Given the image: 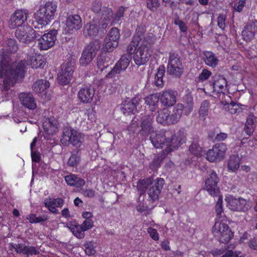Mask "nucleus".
<instances>
[{"label": "nucleus", "instance_id": "obj_53", "mask_svg": "<svg viewBox=\"0 0 257 257\" xmlns=\"http://www.w3.org/2000/svg\"><path fill=\"white\" fill-rule=\"evenodd\" d=\"M112 18V11L111 9L105 8L102 11V15L101 19L104 20L105 24L107 23L110 21L111 18Z\"/></svg>", "mask_w": 257, "mask_h": 257}, {"label": "nucleus", "instance_id": "obj_22", "mask_svg": "<svg viewBox=\"0 0 257 257\" xmlns=\"http://www.w3.org/2000/svg\"><path fill=\"white\" fill-rule=\"evenodd\" d=\"M167 136H168L167 132L165 134H158L153 132L151 134L150 140L156 148H163L164 145H166V141Z\"/></svg>", "mask_w": 257, "mask_h": 257}, {"label": "nucleus", "instance_id": "obj_30", "mask_svg": "<svg viewBox=\"0 0 257 257\" xmlns=\"http://www.w3.org/2000/svg\"><path fill=\"white\" fill-rule=\"evenodd\" d=\"M65 180L68 185L76 187L83 186L85 183V181L83 179L78 177L73 174L66 176L65 177Z\"/></svg>", "mask_w": 257, "mask_h": 257}, {"label": "nucleus", "instance_id": "obj_35", "mask_svg": "<svg viewBox=\"0 0 257 257\" xmlns=\"http://www.w3.org/2000/svg\"><path fill=\"white\" fill-rule=\"evenodd\" d=\"M80 151L79 149H76L71 153V155L68 159L67 164L70 167H77L80 163Z\"/></svg>", "mask_w": 257, "mask_h": 257}, {"label": "nucleus", "instance_id": "obj_27", "mask_svg": "<svg viewBox=\"0 0 257 257\" xmlns=\"http://www.w3.org/2000/svg\"><path fill=\"white\" fill-rule=\"evenodd\" d=\"M43 125L45 132L49 135H54L58 131L57 121L53 117L46 120Z\"/></svg>", "mask_w": 257, "mask_h": 257}, {"label": "nucleus", "instance_id": "obj_10", "mask_svg": "<svg viewBox=\"0 0 257 257\" xmlns=\"http://www.w3.org/2000/svg\"><path fill=\"white\" fill-rule=\"evenodd\" d=\"M154 44H141L133 56L135 64L138 66L144 65L149 60L151 56V48Z\"/></svg>", "mask_w": 257, "mask_h": 257}, {"label": "nucleus", "instance_id": "obj_12", "mask_svg": "<svg viewBox=\"0 0 257 257\" xmlns=\"http://www.w3.org/2000/svg\"><path fill=\"white\" fill-rule=\"evenodd\" d=\"M29 16L28 11L27 10H18L16 11L10 17L9 21V27L11 29L17 27L20 28L27 21Z\"/></svg>", "mask_w": 257, "mask_h": 257}, {"label": "nucleus", "instance_id": "obj_52", "mask_svg": "<svg viewBox=\"0 0 257 257\" xmlns=\"http://www.w3.org/2000/svg\"><path fill=\"white\" fill-rule=\"evenodd\" d=\"M189 150L192 154L196 156L200 155L202 152V148L197 142H193L190 146Z\"/></svg>", "mask_w": 257, "mask_h": 257}, {"label": "nucleus", "instance_id": "obj_31", "mask_svg": "<svg viewBox=\"0 0 257 257\" xmlns=\"http://www.w3.org/2000/svg\"><path fill=\"white\" fill-rule=\"evenodd\" d=\"M111 57L106 52L100 54L97 58V66L100 71H103L104 68H107L109 65Z\"/></svg>", "mask_w": 257, "mask_h": 257}, {"label": "nucleus", "instance_id": "obj_55", "mask_svg": "<svg viewBox=\"0 0 257 257\" xmlns=\"http://www.w3.org/2000/svg\"><path fill=\"white\" fill-rule=\"evenodd\" d=\"M126 9V8H125L124 7L122 6L120 7L118 9L113 17V20L115 22H118L122 20V19L123 17L124 13Z\"/></svg>", "mask_w": 257, "mask_h": 257}, {"label": "nucleus", "instance_id": "obj_16", "mask_svg": "<svg viewBox=\"0 0 257 257\" xmlns=\"http://www.w3.org/2000/svg\"><path fill=\"white\" fill-rule=\"evenodd\" d=\"M141 101V98L139 96H135L131 99L123 101L120 107V111L125 115L135 114L138 111V108Z\"/></svg>", "mask_w": 257, "mask_h": 257}, {"label": "nucleus", "instance_id": "obj_21", "mask_svg": "<svg viewBox=\"0 0 257 257\" xmlns=\"http://www.w3.org/2000/svg\"><path fill=\"white\" fill-rule=\"evenodd\" d=\"M153 118L152 115H145L141 118V130L140 134L143 136H148L153 132Z\"/></svg>", "mask_w": 257, "mask_h": 257}, {"label": "nucleus", "instance_id": "obj_44", "mask_svg": "<svg viewBox=\"0 0 257 257\" xmlns=\"http://www.w3.org/2000/svg\"><path fill=\"white\" fill-rule=\"evenodd\" d=\"M118 42L109 40L108 38H105L102 49L104 52H111L118 46Z\"/></svg>", "mask_w": 257, "mask_h": 257}, {"label": "nucleus", "instance_id": "obj_64", "mask_svg": "<svg viewBox=\"0 0 257 257\" xmlns=\"http://www.w3.org/2000/svg\"><path fill=\"white\" fill-rule=\"evenodd\" d=\"M84 231L91 229L93 226V221L92 219H85L81 225Z\"/></svg>", "mask_w": 257, "mask_h": 257}, {"label": "nucleus", "instance_id": "obj_6", "mask_svg": "<svg viewBox=\"0 0 257 257\" xmlns=\"http://www.w3.org/2000/svg\"><path fill=\"white\" fill-rule=\"evenodd\" d=\"M17 39L24 43H29L40 37L39 32H36L29 25L18 28L15 32Z\"/></svg>", "mask_w": 257, "mask_h": 257}, {"label": "nucleus", "instance_id": "obj_51", "mask_svg": "<svg viewBox=\"0 0 257 257\" xmlns=\"http://www.w3.org/2000/svg\"><path fill=\"white\" fill-rule=\"evenodd\" d=\"M255 33L253 32L246 26H245L243 30L242 31V36L243 38L246 41H250L254 36Z\"/></svg>", "mask_w": 257, "mask_h": 257}, {"label": "nucleus", "instance_id": "obj_39", "mask_svg": "<svg viewBox=\"0 0 257 257\" xmlns=\"http://www.w3.org/2000/svg\"><path fill=\"white\" fill-rule=\"evenodd\" d=\"M204 55V60L206 64L212 67H215L217 65L218 60L212 52L207 51Z\"/></svg>", "mask_w": 257, "mask_h": 257}, {"label": "nucleus", "instance_id": "obj_5", "mask_svg": "<svg viewBox=\"0 0 257 257\" xmlns=\"http://www.w3.org/2000/svg\"><path fill=\"white\" fill-rule=\"evenodd\" d=\"M167 71L170 75L178 77H180L183 72L181 58L174 51H171L169 53Z\"/></svg>", "mask_w": 257, "mask_h": 257}, {"label": "nucleus", "instance_id": "obj_37", "mask_svg": "<svg viewBox=\"0 0 257 257\" xmlns=\"http://www.w3.org/2000/svg\"><path fill=\"white\" fill-rule=\"evenodd\" d=\"M74 130L70 127H65L63 130V135L61 139V143L66 146L70 145L71 139L73 138Z\"/></svg>", "mask_w": 257, "mask_h": 257}, {"label": "nucleus", "instance_id": "obj_42", "mask_svg": "<svg viewBox=\"0 0 257 257\" xmlns=\"http://www.w3.org/2000/svg\"><path fill=\"white\" fill-rule=\"evenodd\" d=\"M101 46V42L98 39H95L91 42L85 48V50L90 52L92 55L95 57L96 53L99 50Z\"/></svg>", "mask_w": 257, "mask_h": 257}, {"label": "nucleus", "instance_id": "obj_13", "mask_svg": "<svg viewBox=\"0 0 257 257\" xmlns=\"http://www.w3.org/2000/svg\"><path fill=\"white\" fill-rule=\"evenodd\" d=\"M226 151V147L225 144H216L208 151L206 159L210 162L219 161L224 158Z\"/></svg>", "mask_w": 257, "mask_h": 257}, {"label": "nucleus", "instance_id": "obj_48", "mask_svg": "<svg viewBox=\"0 0 257 257\" xmlns=\"http://www.w3.org/2000/svg\"><path fill=\"white\" fill-rule=\"evenodd\" d=\"M145 100L146 104L152 106L153 108H155V106L160 100V96L157 94H153L145 97Z\"/></svg>", "mask_w": 257, "mask_h": 257}, {"label": "nucleus", "instance_id": "obj_24", "mask_svg": "<svg viewBox=\"0 0 257 257\" xmlns=\"http://www.w3.org/2000/svg\"><path fill=\"white\" fill-rule=\"evenodd\" d=\"M183 104L178 103L174 106L171 110H169V121L171 124L177 123L181 119L184 111L182 110Z\"/></svg>", "mask_w": 257, "mask_h": 257}, {"label": "nucleus", "instance_id": "obj_17", "mask_svg": "<svg viewBox=\"0 0 257 257\" xmlns=\"http://www.w3.org/2000/svg\"><path fill=\"white\" fill-rule=\"evenodd\" d=\"M65 25L68 33H72L82 28V19L79 15H70L67 17Z\"/></svg>", "mask_w": 257, "mask_h": 257}, {"label": "nucleus", "instance_id": "obj_14", "mask_svg": "<svg viewBox=\"0 0 257 257\" xmlns=\"http://www.w3.org/2000/svg\"><path fill=\"white\" fill-rule=\"evenodd\" d=\"M57 33V30L55 29L50 30L42 36V32H41L40 34L41 37L38 39L40 49L46 50L53 47L56 41Z\"/></svg>", "mask_w": 257, "mask_h": 257}, {"label": "nucleus", "instance_id": "obj_19", "mask_svg": "<svg viewBox=\"0 0 257 257\" xmlns=\"http://www.w3.org/2000/svg\"><path fill=\"white\" fill-rule=\"evenodd\" d=\"M228 206L231 210L235 211L245 212L250 208L248 202L243 198H231L228 203Z\"/></svg>", "mask_w": 257, "mask_h": 257}, {"label": "nucleus", "instance_id": "obj_8", "mask_svg": "<svg viewBox=\"0 0 257 257\" xmlns=\"http://www.w3.org/2000/svg\"><path fill=\"white\" fill-rule=\"evenodd\" d=\"M212 232L215 236L218 237L219 242L228 243L233 236V233L228 225L222 222H216L212 228Z\"/></svg>", "mask_w": 257, "mask_h": 257}, {"label": "nucleus", "instance_id": "obj_20", "mask_svg": "<svg viewBox=\"0 0 257 257\" xmlns=\"http://www.w3.org/2000/svg\"><path fill=\"white\" fill-rule=\"evenodd\" d=\"M176 92L172 90L162 91L160 94V100L162 104L165 106H172L176 102Z\"/></svg>", "mask_w": 257, "mask_h": 257}, {"label": "nucleus", "instance_id": "obj_57", "mask_svg": "<svg viewBox=\"0 0 257 257\" xmlns=\"http://www.w3.org/2000/svg\"><path fill=\"white\" fill-rule=\"evenodd\" d=\"M222 211V198L219 197L215 206V211L218 217H221Z\"/></svg>", "mask_w": 257, "mask_h": 257}, {"label": "nucleus", "instance_id": "obj_58", "mask_svg": "<svg viewBox=\"0 0 257 257\" xmlns=\"http://www.w3.org/2000/svg\"><path fill=\"white\" fill-rule=\"evenodd\" d=\"M174 24L179 26L180 31L183 33H185L187 31V27L185 23L181 20L179 17L177 16L174 20Z\"/></svg>", "mask_w": 257, "mask_h": 257}, {"label": "nucleus", "instance_id": "obj_47", "mask_svg": "<svg viewBox=\"0 0 257 257\" xmlns=\"http://www.w3.org/2000/svg\"><path fill=\"white\" fill-rule=\"evenodd\" d=\"M240 164V160L239 157L236 156L230 157L228 163V168L235 171L239 168Z\"/></svg>", "mask_w": 257, "mask_h": 257}, {"label": "nucleus", "instance_id": "obj_28", "mask_svg": "<svg viewBox=\"0 0 257 257\" xmlns=\"http://www.w3.org/2000/svg\"><path fill=\"white\" fill-rule=\"evenodd\" d=\"M170 153V150L165 149L160 153L156 155L154 157L152 162L150 165V168L152 170L157 169L160 166L163 160L166 157L167 155Z\"/></svg>", "mask_w": 257, "mask_h": 257}, {"label": "nucleus", "instance_id": "obj_29", "mask_svg": "<svg viewBox=\"0 0 257 257\" xmlns=\"http://www.w3.org/2000/svg\"><path fill=\"white\" fill-rule=\"evenodd\" d=\"M99 32L98 26L96 23H88L83 29V35L85 37H93L96 36Z\"/></svg>", "mask_w": 257, "mask_h": 257}, {"label": "nucleus", "instance_id": "obj_49", "mask_svg": "<svg viewBox=\"0 0 257 257\" xmlns=\"http://www.w3.org/2000/svg\"><path fill=\"white\" fill-rule=\"evenodd\" d=\"M105 38H108L109 40L112 41L118 42L120 38L119 30L115 27L111 28Z\"/></svg>", "mask_w": 257, "mask_h": 257}, {"label": "nucleus", "instance_id": "obj_36", "mask_svg": "<svg viewBox=\"0 0 257 257\" xmlns=\"http://www.w3.org/2000/svg\"><path fill=\"white\" fill-rule=\"evenodd\" d=\"M50 86V83L46 80L41 79L37 81L33 85V90L37 93L44 92Z\"/></svg>", "mask_w": 257, "mask_h": 257}, {"label": "nucleus", "instance_id": "obj_11", "mask_svg": "<svg viewBox=\"0 0 257 257\" xmlns=\"http://www.w3.org/2000/svg\"><path fill=\"white\" fill-rule=\"evenodd\" d=\"M164 183V180L161 178H158L153 181H150L147 191V193L150 198L149 200L150 202H148V203L150 204L151 202L153 203L159 200ZM153 206V205H150V207Z\"/></svg>", "mask_w": 257, "mask_h": 257}, {"label": "nucleus", "instance_id": "obj_9", "mask_svg": "<svg viewBox=\"0 0 257 257\" xmlns=\"http://www.w3.org/2000/svg\"><path fill=\"white\" fill-rule=\"evenodd\" d=\"M151 179H147L146 180H141L139 181L137 185V189L140 192V196L139 198V204L137 206V210L140 212H143L147 210L150 208V200L145 201L144 195L146 190H148L149 185L150 183Z\"/></svg>", "mask_w": 257, "mask_h": 257}, {"label": "nucleus", "instance_id": "obj_38", "mask_svg": "<svg viewBox=\"0 0 257 257\" xmlns=\"http://www.w3.org/2000/svg\"><path fill=\"white\" fill-rule=\"evenodd\" d=\"M227 85L226 80L224 77L219 76L215 79L213 83V91H216L217 93L223 92L224 87Z\"/></svg>", "mask_w": 257, "mask_h": 257}, {"label": "nucleus", "instance_id": "obj_43", "mask_svg": "<svg viewBox=\"0 0 257 257\" xmlns=\"http://www.w3.org/2000/svg\"><path fill=\"white\" fill-rule=\"evenodd\" d=\"M73 235L78 238L81 239L84 237V230L79 224H71L69 227Z\"/></svg>", "mask_w": 257, "mask_h": 257}, {"label": "nucleus", "instance_id": "obj_34", "mask_svg": "<svg viewBox=\"0 0 257 257\" xmlns=\"http://www.w3.org/2000/svg\"><path fill=\"white\" fill-rule=\"evenodd\" d=\"M184 104H183L182 110L184 111V114L189 115L193 111L194 102L193 97L189 94L186 95L184 97Z\"/></svg>", "mask_w": 257, "mask_h": 257}, {"label": "nucleus", "instance_id": "obj_63", "mask_svg": "<svg viewBox=\"0 0 257 257\" xmlns=\"http://www.w3.org/2000/svg\"><path fill=\"white\" fill-rule=\"evenodd\" d=\"M226 20V16L224 14H220L217 18L218 26L221 29H224L225 27V21Z\"/></svg>", "mask_w": 257, "mask_h": 257}, {"label": "nucleus", "instance_id": "obj_33", "mask_svg": "<svg viewBox=\"0 0 257 257\" xmlns=\"http://www.w3.org/2000/svg\"><path fill=\"white\" fill-rule=\"evenodd\" d=\"M169 110L164 108L160 109L158 112L156 117L157 121L160 123L170 125L171 122L169 121Z\"/></svg>", "mask_w": 257, "mask_h": 257}, {"label": "nucleus", "instance_id": "obj_4", "mask_svg": "<svg viewBox=\"0 0 257 257\" xmlns=\"http://www.w3.org/2000/svg\"><path fill=\"white\" fill-rule=\"evenodd\" d=\"M75 60L72 58H68L66 63L61 66V70L58 75V83L62 85L69 84L73 78Z\"/></svg>", "mask_w": 257, "mask_h": 257}, {"label": "nucleus", "instance_id": "obj_32", "mask_svg": "<svg viewBox=\"0 0 257 257\" xmlns=\"http://www.w3.org/2000/svg\"><path fill=\"white\" fill-rule=\"evenodd\" d=\"M25 61V68L27 65H30L33 68L42 67L43 62L39 59L34 52L29 53L27 56V60ZM26 71H25V73Z\"/></svg>", "mask_w": 257, "mask_h": 257}, {"label": "nucleus", "instance_id": "obj_56", "mask_svg": "<svg viewBox=\"0 0 257 257\" xmlns=\"http://www.w3.org/2000/svg\"><path fill=\"white\" fill-rule=\"evenodd\" d=\"M147 8L151 11H155L160 6L158 0H147Z\"/></svg>", "mask_w": 257, "mask_h": 257}, {"label": "nucleus", "instance_id": "obj_18", "mask_svg": "<svg viewBox=\"0 0 257 257\" xmlns=\"http://www.w3.org/2000/svg\"><path fill=\"white\" fill-rule=\"evenodd\" d=\"M168 133V136L167 137L166 141L167 147L165 149L170 150L172 152L174 149L178 148L179 146L185 142V137L181 134L180 132H178L174 135H170V132Z\"/></svg>", "mask_w": 257, "mask_h": 257}, {"label": "nucleus", "instance_id": "obj_45", "mask_svg": "<svg viewBox=\"0 0 257 257\" xmlns=\"http://www.w3.org/2000/svg\"><path fill=\"white\" fill-rule=\"evenodd\" d=\"M73 135V138L70 143V145H72L73 146L75 147L76 149L80 148L82 145L83 141V137H82L81 133L74 130V133Z\"/></svg>", "mask_w": 257, "mask_h": 257}, {"label": "nucleus", "instance_id": "obj_40", "mask_svg": "<svg viewBox=\"0 0 257 257\" xmlns=\"http://www.w3.org/2000/svg\"><path fill=\"white\" fill-rule=\"evenodd\" d=\"M254 120V116L252 115H249L247 118L244 130L248 136H250L254 132L255 127Z\"/></svg>", "mask_w": 257, "mask_h": 257}, {"label": "nucleus", "instance_id": "obj_23", "mask_svg": "<svg viewBox=\"0 0 257 257\" xmlns=\"http://www.w3.org/2000/svg\"><path fill=\"white\" fill-rule=\"evenodd\" d=\"M21 104L29 108L34 110L36 108V102L31 93H21L19 96Z\"/></svg>", "mask_w": 257, "mask_h": 257}, {"label": "nucleus", "instance_id": "obj_54", "mask_svg": "<svg viewBox=\"0 0 257 257\" xmlns=\"http://www.w3.org/2000/svg\"><path fill=\"white\" fill-rule=\"evenodd\" d=\"M86 254L88 255H93L95 253L94 245L91 241L86 242L83 244Z\"/></svg>", "mask_w": 257, "mask_h": 257}, {"label": "nucleus", "instance_id": "obj_25", "mask_svg": "<svg viewBox=\"0 0 257 257\" xmlns=\"http://www.w3.org/2000/svg\"><path fill=\"white\" fill-rule=\"evenodd\" d=\"M94 89L92 88H82L78 92V98L83 103H90L94 97Z\"/></svg>", "mask_w": 257, "mask_h": 257}, {"label": "nucleus", "instance_id": "obj_1", "mask_svg": "<svg viewBox=\"0 0 257 257\" xmlns=\"http://www.w3.org/2000/svg\"><path fill=\"white\" fill-rule=\"evenodd\" d=\"M18 47L16 40L8 39L4 44L0 54V77L3 78L4 89H9L16 81L22 79L25 76V61L13 62L9 54L14 53Z\"/></svg>", "mask_w": 257, "mask_h": 257}, {"label": "nucleus", "instance_id": "obj_60", "mask_svg": "<svg viewBox=\"0 0 257 257\" xmlns=\"http://www.w3.org/2000/svg\"><path fill=\"white\" fill-rule=\"evenodd\" d=\"M228 111L231 114H235L237 112L239 109V104L236 103L233 101H231L230 103L228 104L227 106Z\"/></svg>", "mask_w": 257, "mask_h": 257}, {"label": "nucleus", "instance_id": "obj_61", "mask_svg": "<svg viewBox=\"0 0 257 257\" xmlns=\"http://www.w3.org/2000/svg\"><path fill=\"white\" fill-rule=\"evenodd\" d=\"M39 253V251L34 246H26L25 249L24 254L27 255H37Z\"/></svg>", "mask_w": 257, "mask_h": 257}, {"label": "nucleus", "instance_id": "obj_7", "mask_svg": "<svg viewBox=\"0 0 257 257\" xmlns=\"http://www.w3.org/2000/svg\"><path fill=\"white\" fill-rule=\"evenodd\" d=\"M145 25L140 24L137 26L135 35L133 37V43L138 44H154L156 39L154 34L151 33L145 34Z\"/></svg>", "mask_w": 257, "mask_h": 257}, {"label": "nucleus", "instance_id": "obj_3", "mask_svg": "<svg viewBox=\"0 0 257 257\" xmlns=\"http://www.w3.org/2000/svg\"><path fill=\"white\" fill-rule=\"evenodd\" d=\"M57 8L56 4L52 2H48L41 6L35 14L36 22L40 25H47L54 19Z\"/></svg>", "mask_w": 257, "mask_h": 257}, {"label": "nucleus", "instance_id": "obj_62", "mask_svg": "<svg viewBox=\"0 0 257 257\" xmlns=\"http://www.w3.org/2000/svg\"><path fill=\"white\" fill-rule=\"evenodd\" d=\"M211 74V72L210 71L206 69H203L198 77V80L203 82L208 79Z\"/></svg>", "mask_w": 257, "mask_h": 257}, {"label": "nucleus", "instance_id": "obj_46", "mask_svg": "<svg viewBox=\"0 0 257 257\" xmlns=\"http://www.w3.org/2000/svg\"><path fill=\"white\" fill-rule=\"evenodd\" d=\"M94 57L90 52L84 49L80 59V63L83 65H86L91 62Z\"/></svg>", "mask_w": 257, "mask_h": 257}, {"label": "nucleus", "instance_id": "obj_59", "mask_svg": "<svg viewBox=\"0 0 257 257\" xmlns=\"http://www.w3.org/2000/svg\"><path fill=\"white\" fill-rule=\"evenodd\" d=\"M102 7V4L100 0H94L91 6V10L95 13H98L100 12Z\"/></svg>", "mask_w": 257, "mask_h": 257}, {"label": "nucleus", "instance_id": "obj_26", "mask_svg": "<svg viewBox=\"0 0 257 257\" xmlns=\"http://www.w3.org/2000/svg\"><path fill=\"white\" fill-rule=\"evenodd\" d=\"M64 204V200L61 198L56 199L49 198L45 200V206L52 213L58 214L59 213L56 207L61 208Z\"/></svg>", "mask_w": 257, "mask_h": 257}, {"label": "nucleus", "instance_id": "obj_50", "mask_svg": "<svg viewBox=\"0 0 257 257\" xmlns=\"http://www.w3.org/2000/svg\"><path fill=\"white\" fill-rule=\"evenodd\" d=\"M209 102L207 100H204L201 104L199 113L201 117H205L208 114Z\"/></svg>", "mask_w": 257, "mask_h": 257}, {"label": "nucleus", "instance_id": "obj_2", "mask_svg": "<svg viewBox=\"0 0 257 257\" xmlns=\"http://www.w3.org/2000/svg\"><path fill=\"white\" fill-rule=\"evenodd\" d=\"M140 46V44L133 43V39L127 47L126 52L124 54L115 64L111 70L106 75L107 78H112L116 74H120L124 71L128 66L132 60V55L135 54L137 49Z\"/></svg>", "mask_w": 257, "mask_h": 257}, {"label": "nucleus", "instance_id": "obj_41", "mask_svg": "<svg viewBox=\"0 0 257 257\" xmlns=\"http://www.w3.org/2000/svg\"><path fill=\"white\" fill-rule=\"evenodd\" d=\"M165 72V67L162 65H160L157 69V73L155 78V82L157 86L162 87L164 85L163 77Z\"/></svg>", "mask_w": 257, "mask_h": 257}, {"label": "nucleus", "instance_id": "obj_15", "mask_svg": "<svg viewBox=\"0 0 257 257\" xmlns=\"http://www.w3.org/2000/svg\"><path fill=\"white\" fill-rule=\"evenodd\" d=\"M208 173L205 182V189L211 196H217L219 193L217 186L219 178L214 171L212 170Z\"/></svg>", "mask_w": 257, "mask_h": 257}]
</instances>
